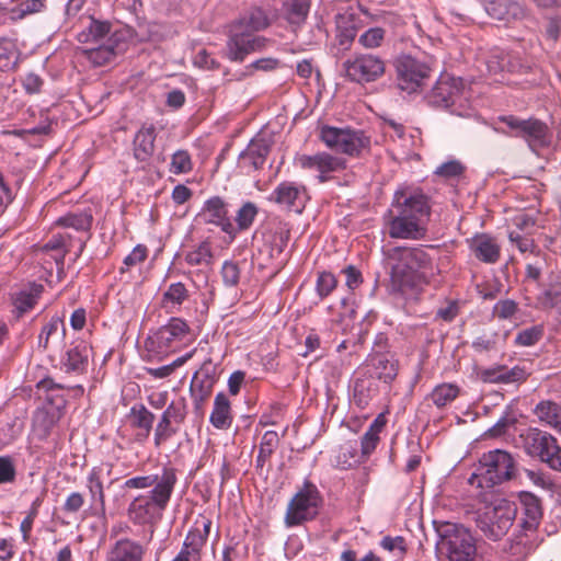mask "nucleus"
<instances>
[{"mask_svg": "<svg viewBox=\"0 0 561 561\" xmlns=\"http://www.w3.org/2000/svg\"><path fill=\"white\" fill-rule=\"evenodd\" d=\"M89 347L83 342L69 348L61 360L64 370L76 374L84 373L89 364Z\"/></svg>", "mask_w": 561, "mask_h": 561, "instance_id": "obj_25", "label": "nucleus"}, {"mask_svg": "<svg viewBox=\"0 0 561 561\" xmlns=\"http://www.w3.org/2000/svg\"><path fill=\"white\" fill-rule=\"evenodd\" d=\"M385 38V31L381 27H371L359 36V44L365 48L379 47Z\"/></svg>", "mask_w": 561, "mask_h": 561, "instance_id": "obj_52", "label": "nucleus"}, {"mask_svg": "<svg viewBox=\"0 0 561 561\" xmlns=\"http://www.w3.org/2000/svg\"><path fill=\"white\" fill-rule=\"evenodd\" d=\"M543 458L542 462L550 469L561 472V447L558 445V442Z\"/></svg>", "mask_w": 561, "mask_h": 561, "instance_id": "obj_64", "label": "nucleus"}, {"mask_svg": "<svg viewBox=\"0 0 561 561\" xmlns=\"http://www.w3.org/2000/svg\"><path fill=\"white\" fill-rule=\"evenodd\" d=\"M542 336V329L539 327H531L525 329L516 335L515 343L522 346H531L536 344Z\"/></svg>", "mask_w": 561, "mask_h": 561, "instance_id": "obj_56", "label": "nucleus"}, {"mask_svg": "<svg viewBox=\"0 0 561 561\" xmlns=\"http://www.w3.org/2000/svg\"><path fill=\"white\" fill-rule=\"evenodd\" d=\"M110 31L111 24L108 22L91 19L88 32L80 33L79 41L89 42L91 39L98 42L105 37L110 33Z\"/></svg>", "mask_w": 561, "mask_h": 561, "instance_id": "obj_44", "label": "nucleus"}, {"mask_svg": "<svg viewBox=\"0 0 561 561\" xmlns=\"http://www.w3.org/2000/svg\"><path fill=\"white\" fill-rule=\"evenodd\" d=\"M515 459L508 451L490 450L480 458L478 472L471 474L469 483L479 488H493L512 480L515 477Z\"/></svg>", "mask_w": 561, "mask_h": 561, "instance_id": "obj_4", "label": "nucleus"}, {"mask_svg": "<svg viewBox=\"0 0 561 561\" xmlns=\"http://www.w3.org/2000/svg\"><path fill=\"white\" fill-rule=\"evenodd\" d=\"M397 85L409 94L419 92L431 76V68L410 55L399 56L394 60Z\"/></svg>", "mask_w": 561, "mask_h": 561, "instance_id": "obj_7", "label": "nucleus"}, {"mask_svg": "<svg viewBox=\"0 0 561 561\" xmlns=\"http://www.w3.org/2000/svg\"><path fill=\"white\" fill-rule=\"evenodd\" d=\"M156 503L151 497L139 495L128 506V516L135 524H147L154 517Z\"/></svg>", "mask_w": 561, "mask_h": 561, "instance_id": "obj_30", "label": "nucleus"}, {"mask_svg": "<svg viewBox=\"0 0 561 561\" xmlns=\"http://www.w3.org/2000/svg\"><path fill=\"white\" fill-rule=\"evenodd\" d=\"M271 151V146L265 139L252 140L247 149L241 152L240 161L252 167L254 170H259L265 163L266 157Z\"/></svg>", "mask_w": 561, "mask_h": 561, "instance_id": "obj_26", "label": "nucleus"}, {"mask_svg": "<svg viewBox=\"0 0 561 561\" xmlns=\"http://www.w3.org/2000/svg\"><path fill=\"white\" fill-rule=\"evenodd\" d=\"M233 23H242V30L252 34L266 28L270 25V19L261 8H253Z\"/></svg>", "mask_w": 561, "mask_h": 561, "instance_id": "obj_34", "label": "nucleus"}, {"mask_svg": "<svg viewBox=\"0 0 561 561\" xmlns=\"http://www.w3.org/2000/svg\"><path fill=\"white\" fill-rule=\"evenodd\" d=\"M391 207L385 216L391 238L419 239L424 236L421 218L430 216L431 206L421 190L403 187L396 191Z\"/></svg>", "mask_w": 561, "mask_h": 561, "instance_id": "obj_1", "label": "nucleus"}, {"mask_svg": "<svg viewBox=\"0 0 561 561\" xmlns=\"http://www.w3.org/2000/svg\"><path fill=\"white\" fill-rule=\"evenodd\" d=\"M178 431L179 425H175L174 422L165 415V413H162L161 419L154 430L156 446H159L161 443L171 438L178 433Z\"/></svg>", "mask_w": 561, "mask_h": 561, "instance_id": "obj_43", "label": "nucleus"}, {"mask_svg": "<svg viewBox=\"0 0 561 561\" xmlns=\"http://www.w3.org/2000/svg\"><path fill=\"white\" fill-rule=\"evenodd\" d=\"M266 42L265 37L242 30V23H232L229 28L226 55L231 61L242 62L249 54L262 50Z\"/></svg>", "mask_w": 561, "mask_h": 561, "instance_id": "obj_9", "label": "nucleus"}, {"mask_svg": "<svg viewBox=\"0 0 561 561\" xmlns=\"http://www.w3.org/2000/svg\"><path fill=\"white\" fill-rule=\"evenodd\" d=\"M535 414L557 431H561V407L553 401H541L535 408Z\"/></svg>", "mask_w": 561, "mask_h": 561, "instance_id": "obj_33", "label": "nucleus"}, {"mask_svg": "<svg viewBox=\"0 0 561 561\" xmlns=\"http://www.w3.org/2000/svg\"><path fill=\"white\" fill-rule=\"evenodd\" d=\"M501 383L523 382L527 379L528 374L520 366L507 368L505 365H503V370H501Z\"/></svg>", "mask_w": 561, "mask_h": 561, "instance_id": "obj_58", "label": "nucleus"}, {"mask_svg": "<svg viewBox=\"0 0 561 561\" xmlns=\"http://www.w3.org/2000/svg\"><path fill=\"white\" fill-rule=\"evenodd\" d=\"M462 90L463 81L461 78L443 75L427 94L426 100L433 107L451 108V113L462 116L461 112L453 108L461 100Z\"/></svg>", "mask_w": 561, "mask_h": 561, "instance_id": "obj_12", "label": "nucleus"}, {"mask_svg": "<svg viewBox=\"0 0 561 561\" xmlns=\"http://www.w3.org/2000/svg\"><path fill=\"white\" fill-rule=\"evenodd\" d=\"M297 164L305 170H316L319 173L328 174L345 169V160L333 157L327 152H318L316 154H301L297 159Z\"/></svg>", "mask_w": 561, "mask_h": 561, "instance_id": "obj_18", "label": "nucleus"}, {"mask_svg": "<svg viewBox=\"0 0 561 561\" xmlns=\"http://www.w3.org/2000/svg\"><path fill=\"white\" fill-rule=\"evenodd\" d=\"M366 367L371 377H376L385 383H391L398 375V360L387 353L371 355Z\"/></svg>", "mask_w": 561, "mask_h": 561, "instance_id": "obj_20", "label": "nucleus"}, {"mask_svg": "<svg viewBox=\"0 0 561 561\" xmlns=\"http://www.w3.org/2000/svg\"><path fill=\"white\" fill-rule=\"evenodd\" d=\"M335 24L337 44L347 49L355 39L358 30L363 27L360 15L352 8H348L336 14Z\"/></svg>", "mask_w": 561, "mask_h": 561, "instance_id": "obj_17", "label": "nucleus"}, {"mask_svg": "<svg viewBox=\"0 0 561 561\" xmlns=\"http://www.w3.org/2000/svg\"><path fill=\"white\" fill-rule=\"evenodd\" d=\"M55 424V415L45 410H38L34 414L33 426L35 431L39 432V435L42 437H46L50 433Z\"/></svg>", "mask_w": 561, "mask_h": 561, "instance_id": "obj_46", "label": "nucleus"}, {"mask_svg": "<svg viewBox=\"0 0 561 561\" xmlns=\"http://www.w3.org/2000/svg\"><path fill=\"white\" fill-rule=\"evenodd\" d=\"M88 59L95 66H103L112 61L115 57V51L112 46H99L87 50Z\"/></svg>", "mask_w": 561, "mask_h": 561, "instance_id": "obj_49", "label": "nucleus"}, {"mask_svg": "<svg viewBox=\"0 0 561 561\" xmlns=\"http://www.w3.org/2000/svg\"><path fill=\"white\" fill-rule=\"evenodd\" d=\"M211 520L208 518L202 519V528L195 527L188 531L184 540L183 547L190 549L194 554L199 556L201 549L206 543L207 537L210 531Z\"/></svg>", "mask_w": 561, "mask_h": 561, "instance_id": "obj_32", "label": "nucleus"}, {"mask_svg": "<svg viewBox=\"0 0 561 561\" xmlns=\"http://www.w3.org/2000/svg\"><path fill=\"white\" fill-rule=\"evenodd\" d=\"M438 536L436 548L448 561H478L477 540L461 524L434 523Z\"/></svg>", "mask_w": 561, "mask_h": 561, "instance_id": "obj_3", "label": "nucleus"}, {"mask_svg": "<svg viewBox=\"0 0 561 561\" xmlns=\"http://www.w3.org/2000/svg\"><path fill=\"white\" fill-rule=\"evenodd\" d=\"M304 187L297 186L291 182H282L274 190L271 201L285 206L289 210L300 213L302 204L300 203L301 191Z\"/></svg>", "mask_w": 561, "mask_h": 561, "instance_id": "obj_23", "label": "nucleus"}, {"mask_svg": "<svg viewBox=\"0 0 561 561\" xmlns=\"http://www.w3.org/2000/svg\"><path fill=\"white\" fill-rule=\"evenodd\" d=\"M47 0H21L10 9L11 20H23L27 15L42 12L46 8Z\"/></svg>", "mask_w": 561, "mask_h": 561, "instance_id": "obj_36", "label": "nucleus"}, {"mask_svg": "<svg viewBox=\"0 0 561 561\" xmlns=\"http://www.w3.org/2000/svg\"><path fill=\"white\" fill-rule=\"evenodd\" d=\"M321 504L322 497L318 488L306 481L287 505L286 526L293 527L313 519L318 515Z\"/></svg>", "mask_w": 561, "mask_h": 561, "instance_id": "obj_6", "label": "nucleus"}, {"mask_svg": "<svg viewBox=\"0 0 561 561\" xmlns=\"http://www.w3.org/2000/svg\"><path fill=\"white\" fill-rule=\"evenodd\" d=\"M257 214V208L253 203H245L237 213L236 221L240 230L248 229L255 216Z\"/></svg>", "mask_w": 561, "mask_h": 561, "instance_id": "obj_50", "label": "nucleus"}, {"mask_svg": "<svg viewBox=\"0 0 561 561\" xmlns=\"http://www.w3.org/2000/svg\"><path fill=\"white\" fill-rule=\"evenodd\" d=\"M42 502H43L42 497H36L32 503V506H31V510H30L27 516L21 523L20 529L23 533V538L25 540L27 539V537L32 530L34 519L36 518V516L38 514V508L42 505Z\"/></svg>", "mask_w": 561, "mask_h": 561, "instance_id": "obj_61", "label": "nucleus"}, {"mask_svg": "<svg viewBox=\"0 0 561 561\" xmlns=\"http://www.w3.org/2000/svg\"><path fill=\"white\" fill-rule=\"evenodd\" d=\"M471 250L477 259L485 263H495L500 257V247L489 236L476 237L471 243Z\"/></svg>", "mask_w": 561, "mask_h": 561, "instance_id": "obj_31", "label": "nucleus"}, {"mask_svg": "<svg viewBox=\"0 0 561 561\" xmlns=\"http://www.w3.org/2000/svg\"><path fill=\"white\" fill-rule=\"evenodd\" d=\"M310 9V0H287L286 15L290 24H301Z\"/></svg>", "mask_w": 561, "mask_h": 561, "instance_id": "obj_39", "label": "nucleus"}, {"mask_svg": "<svg viewBox=\"0 0 561 561\" xmlns=\"http://www.w3.org/2000/svg\"><path fill=\"white\" fill-rule=\"evenodd\" d=\"M87 488L90 493V514L92 516L105 517V494L99 472L93 469L88 477Z\"/></svg>", "mask_w": 561, "mask_h": 561, "instance_id": "obj_24", "label": "nucleus"}, {"mask_svg": "<svg viewBox=\"0 0 561 561\" xmlns=\"http://www.w3.org/2000/svg\"><path fill=\"white\" fill-rule=\"evenodd\" d=\"M146 547L136 540L124 537L110 548L105 561H144Z\"/></svg>", "mask_w": 561, "mask_h": 561, "instance_id": "obj_19", "label": "nucleus"}, {"mask_svg": "<svg viewBox=\"0 0 561 561\" xmlns=\"http://www.w3.org/2000/svg\"><path fill=\"white\" fill-rule=\"evenodd\" d=\"M485 11L492 19L506 22L525 15L523 5L515 0H489L485 3Z\"/></svg>", "mask_w": 561, "mask_h": 561, "instance_id": "obj_22", "label": "nucleus"}, {"mask_svg": "<svg viewBox=\"0 0 561 561\" xmlns=\"http://www.w3.org/2000/svg\"><path fill=\"white\" fill-rule=\"evenodd\" d=\"M209 421L214 427L219 430L230 427L232 423L231 405L224 392L216 394Z\"/></svg>", "mask_w": 561, "mask_h": 561, "instance_id": "obj_29", "label": "nucleus"}, {"mask_svg": "<svg viewBox=\"0 0 561 561\" xmlns=\"http://www.w3.org/2000/svg\"><path fill=\"white\" fill-rule=\"evenodd\" d=\"M517 311V304L512 299L500 300L493 307V314L499 319H511Z\"/></svg>", "mask_w": 561, "mask_h": 561, "instance_id": "obj_60", "label": "nucleus"}, {"mask_svg": "<svg viewBox=\"0 0 561 561\" xmlns=\"http://www.w3.org/2000/svg\"><path fill=\"white\" fill-rule=\"evenodd\" d=\"M192 170L191 156L185 150H178L172 156L171 172L174 174L187 173Z\"/></svg>", "mask_w": 561, "mask_h": 561, "instance_id": "obj_51", "label": "nucleus"}, {"mask_svg": "<svg viewBox=\"0 0 561 561\" xmlns=\"http://www.w3.org/2000/svg\"><path fill=\"white\" fill-rule=\"evenodd\" d=\"M540 299L543 306L561 310V283L551 285L543 291Z\"/></svg>", "mask_w": 561, "mask_h": 561, "instance_id": "obj_57", "label": "nucleus"}, {"mask_svg": "<svg viewBox=\"0 0 561 561\" xmlns=\"http://www.w3.org/2000/svg\"><path fill=\"white\" fill-rule=\"evenodd\" d=\"M188 298V290L181 282L171 284L163 293L162 305L168 307L171 305H182Z\"/></svg>", "mask_w": 561, "mask_h": 561, "instance_id": "obj_45", "label": "nucleus"}, {"mask_svg": "<svg viewBox=\"0 0 561 561\" xmlns=\"http://www.w3.org/2000/svg\"><path fill=\"white\" fill-rule=\"evenodd\" d=\"M519 438L525 453L530 457L538 458L541 462L545 459V455H547L557 443V438L550 433L535 427L526 430L519 435Z\"/></svg>", "mask_w": 561, "mask_h": 561, "instance_id": "obj_16", "label": "nucleus"}, {"mask_svg": "<svg viewBox=\"0 0 561 561\" xmlns=\"http://www.w3.org/2000/svg\"><path fill=\"white\" fill-rule=\"evenodd\" d=\"M370 401V394L363 380H357L354 386V402L360 409H365Z\"/></svg>", "mask_w": 561, "mask_h": 561, "instance_id": "obj_63", "label": "nucleus"}, {"mask_svg": "<svg viewBox=\"0 0 561 561\" xmlns=\"http://www.w3.org/2000/svg\"><path fill=\"white\" fill-rule=\"evenodd\" d=\"M16 470L13 459L9 456L0 457V484L11 483L15 480Z\"/></svg>", "mask_w": 561, "mask_h": 561, "instance_id": "obj_59", "label": "nucleus"}, {"mask_svg": "<svg viewBox=\"0 0 561 561\" xmlns=\"http://www.w3.org/2000/svg\"><path fill=\"white\" fill-rule=\"evenodd\" d=\"M465 167L457 160H450L440 164L435 174L444 179H455L462 175Z\"/></svg>", "mask_w": 561, "mask_h": 561, "instance_id": "obj_53", "label": "nucleus"}, {"mask_svg": "<svg viewBox=\"0 0 561 561\" xmlns=\"http://www.w3.org/2000/svg\"><path fill=\"white\" fill-rule=\"evenodd\" d=\"M154 127H142L134 138V156L138 161L150 159L154 151Z\"/></svg>", "mask_w": 561, "mask_h": 561, "instance_id": "obj_27", "label": "nucleus"}, {"mask_svg": "<svg viewBox=\"0 0 561 561\" xmlns=\"http://www.w3.org/2000/svg\"><path fill=\"white\" fill-rule=\"evenodd\" d=\"M93 217L91 213H69L57 220V225L73 228L79 231H89L91 229Z\"/></svg>", "mask_w": 561, "mask_h": 561, "instance_id": "obj_35", "label": "nucleus"}, {"mask_svg": "<svg viewBox=\"0 0 561 561\" xmlns=\"http://www.w3.org/2000/svg\"><path fill=\"white\" fill-rule=\"evenodd\" d=\"M176 481L178 478L174 468L164 467L162 469V474H157V482L150 491V497L160 511H163L167 507Z\"/></svg>", "mask_w": 561, "mask_h": 561, "instance_id": "obj_21", "label": "nucleus"}, {"mask_svg": "<svg viewBox=\"0 0 561 561\" xmlns=\"http://www.w3.org/2000/svg\"><path fill=\"white\" fill-rule=\"evenodd\" d=\"M385 61L371 54H359L343 62L345 77L360 84L377 80L385 73Z\"/></svg>", "mask_w": 561, "mask_h": 561, "instance_id": "obj_11", "label": "nucleus"}, {"mask_svg": "<svg viewBox=\"0 0 561 561\" xmlns=\"http://www.w3.org/2000/svg\"><path fill=\"white\" fill-rule=\"evenodd\" d=\"M84 504V497L80 492L70 493L62 506V511L67 514H77Z\"/></svg>", "mask_w": 561, "mask_h": 561, "instance_id": "obj_62", "label": "nucleus"}, {"mask_svg": "<svg viewBox=\"0 0 561 561\" xmlns=\"http://www.w3.org/2000/svg\"><path fill=\"white\" fill-rule=\"evenodd\" d=\"M216 381V366L211 363V359H207L194 374L190 383V394L196 414L202 415L204 413L205 403L211 396Z\"/></svg>", "mask_w": 561, "mask_h": 561, "instance_id": "obj_13", "label": "nucleus"}, {"mask_svg": "<svg viewBox=\"0 0 561 561\" xmlns=\"http://www.w3.org/2000/svg\"><path fill=\"white\" fill-rule=\"evenodd\" d=\"M320 138L330 149L348 156H358L369 146V139L363 131L348 128L323 126Z\"/></svg>", "mask_w": 561, "mask_h": 561, "instance_id": "obj_8", "label": "nucleus"}, {"mask_svg": "<svg viewBox=\"0 0 561 561\" xmlns=\"http://www.w3.org/2000/svg\"><path fill=\"white\" fill-rule=\"evenodd\" d=\"M224 284L229 287L238 285L240 279V268L236 262L226 261L221 267Z\"/></svg>", "mask_w": 561, "mask_h": 561, "instance_id": "obj_55", "label": "nucleus"}, {"mask_svg": "<svg viewBox=\"0 0 561 561\" xmlns=\"http://www.w3.org/2000/svg\"><path fill=\"white\" fill-rule=\"evenodd\" d=\"M163 413H165V415L169 416L175 425L180 426L184 423L187 415L186 399L181 397L178 400L172 401Z\"/></svg>", "mask_w": 561, "mask_h": 561, "instance_id": "obj_48", "label": "nucleus"}, {"mask_svg": "<svg viewBox=\"0 0 561 561\" xmlns=\"http://www.w3.org/2000/svg\"><path fill=\"white\" fill-rule=\"evenodd\" d=\"M500 121L514 133L513 136L525 139L531 150L549 145V127L537 118L522 119L514 115L501 116Z\"/></svg>", "mask_w": 561, "mask_h": 561, "instance_id": "obj_10", "label": "nucleus"}, {"mask_svg": "<svg viewBox=\"0 0 561 561\" xmlns=\"http://www.w3.org/2000/svg\"><path fill=\"white\" fill-rule=\"evenodd\" d=\"M459 394L458 386L454 383H442L436 386L432 393L431 399L437 408H444L454 401Z\"/></svg>", "mask_w": 561, "mask_h": 561, "instance_id": "obj_37", "label": "nucleus"}, {"mask_svg": "<svg viewBox=\"0 0 561 561\" xmlns=\"http://www.w3.org/2000/svg\"><path fill=\"white\" fill-rule=\"evenodd\" d=\"M517 422L516 417L511 415L510 413H505L503 416L499 419V421L489 430H486L482 437L483 438H499L504 436L508 428L514 426Z\"/></svg>", "mask_w": 561, "mask_h": 561, "instance_id": "obj_47", "label": "nucleus"}, {"mask_svg": "<svg viewBox=\"0 0 561 561\" xmlns=\"http://www.w3.org/2000/svg\"><path fill=\"white\" fill-rule=\"evenodd\" d=\"M187 323L180 318H171L170 321L158 329L145 341L148 352L157 355L165 353L174 342L182 341L188 333Z\"/></svg>", "mask_w": 561, "mask_h": 561, "instance_id": "obj_14", "label": "nucleus"}, {"mask_svg": "<svg viewBox=\"0 0 561 561\" xmlns=\"http://www.w3.org/2000/svg\"><path fill=\"white\" fill-rule=\"evenodd\" d=\"M390 260L397 263L391 268V286L399 293H405L422 284H428L436 274L431 256L419 247H397L389 250Z\"/></svg>", "mask_w": 561, "mask_h": 561, "instance_id": "obj_2", "label": "nucleus"}, {"mask_svg": "<svg viewBox=\"0 0 561 561\" xmlns=\"http://www.w3.org/2000/svg\"><path fill=\"white\" fill-rule=\"evenodd\" d=\"M279 438L278 434L275 431H267L264 433L260 448L259 455L256 457V466L263 467L265 462L270 459L275 448L278 446Z\"/></svg>", "mask_w": 561, "mask_h": 561, "instance_id": "obj_38", "label": "nucleus"}, {"mask_svg": "<svg viewBox=\"0 0 561 561\" xmlns=\"http://www.w3.org/2000/svg\"><path fill=\"white\" fill-rule=\"evenodd\" d=\"M133 425L146 431L148 435L152 428L154 414L151 413L144 404L134 405L130 410Z\"/></svg>", "mask_w": 561, "mask_h": 561, "instance_id": "obj_42", "label": "nucleus"}, {"mask_svg": "<svg viewBox=\"0 0 561 561\" xmlns=\"http://www.w3.org/2000/svg\"><path fill=\"white\" fill-rule=\"evenodd\" d=\"M64 337L66 333L65 324L61 318L53 317L43 328L38 335V347L47 350L49 339L54 334H58Z\"/></svg>", "mask_w": 561, "mask_h": 561, "instance_id": "obj_41", "label": "nucleus"}, {"mask_svg": "<svg viewBox=\"0 0 561 561\" xmlns=\"http://www.w3.org/2000/svg\"><path fill=\"white\" fill-rule=\"evenodd\" d=\"M516 513L517 507L515 503L500 500L493 506L485 507L483 512L477 514V528L486 539L499 541L513 526Z\"/></svg>", "mask_w": 561, "mask_h": 561, "instance_id": "obj_5", "label": "nucleus"}, {"mask_svg": "<svg viewBox=\"0 0 561 561\" xmlns=\"http://www.w3.org/2000/svg\"><path fill=\"white\" fill-rule=\"evenodd\" d=\"M519 499L525 515L522 527L526 530L535 529L542 515L540 500L529 492H522Z\"/></svg>", "mask_w": 561, "mask_h": 561, "instance_id": "obj_28", "label": "nucleus"}, {"mask_svg": "<svg viewBox=\"0 0 561 561\" xmlns=\"http://www.w3.org/2000/svg\"><path fill=\"white\" fill-rule=\"evenodd\" d=\"M195 221L199 225L220 227L231 238L236 236V229L228 217V205L220 196H213L205 201L195 217Z\"/></svg>", "mask_w": 561, "mask_h": 561, "instance_id": "obj_15", "label": "nucleus"}, {"mask_svg": "<svg viewBox=\"0 0 561 561\" xmlns=\"http://www.w3.org/2000/svg\"><path fill=\"white\" fill-rule=\"evenodd\" d=\"M337 280L333 274L322 272L317 279V293L321 298L329 296L336 287Z\"/></svg>", "mask_w": 561, "mask_h": 561, "instance_id": "obj_54", "label": "nucleus"}, {"mask_svg": "<svg viewBox=\"0 0 561 561\" xmlns=\"http://www.w3.org/2000/svg\"><path fill=\"white\" fill-rule=\"evenodd\" d=\"M213 252L209 242H202L196 249L187 252L185 261L192 266L210 265L213 262Z\"/></svg>", "mask_w": 561, "mask_h": 561, "instance_id": "obj_40", "label": "nucleus"}]
</instances>
